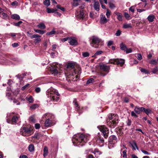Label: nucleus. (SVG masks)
Returning <instances> with one entry per match:
<instances>
[{
	"instance_id": "obj_1",
	"label": "nucleus",
	"mask_w": 158,
	"mask_h": 158,
	"mask_svg": "<svg viewBox=\"0 0 158 158\" xmlns=\"http://www.w3.org/2000/svg\"><path fill=\"white\" fill-rule=\"evenodd\" d=\"M90 138L89 134H77L74 135L72 139V142L75 146L81 147L85 145Z\"/></svg>"
},
{
	"instance_id": "obj_2",
	"label": "nucleus",
	"mask_w": 158,
	"mask_h": 158,
	"mask_svg": "<svg viewBox=\"0 0 158 158\" xmlns=\"http://www.w3.org/2000/svg\"><path fill=\"white\" fill-rule=\"evenodd\" d=\"M46 94L49 99L47 102L52 101L54 102H57L59 99V94L57 91L53 88L48 89L46 91Z\"/></svg>"
},
{
	"instance_id": "obj_3",
	"label": "nucleus",
	"mask_w": 158,
	"mask_h": 158,
	"mask_svg": "<svg viewBox=\"0 0 158 158\" xmlns=\"http://www.w3.org/2000/svg\"><path fill=\"white\" fill-rule=\"evenodd\" d=\"M90 43L92 47L98 48H99V45L101 46L103 44V42L98 37L93 36L90 39Z\"/></svg>"
},
{
	"instance_id": "obj_4",
	"label": "nucleus",
	"mask_w": 158,
	"mask_h": 158,
	"mask_svg": "<svg viewBox=\"0 0 158 158\" xmlns=\"http://www.w3.org/2000/svg\"><path fill=\"white\" fill-rule=\"evenodd\" d=\"M108 118L110 121L107 123L110 125L111 127L114 128L118 122V117L117 114H110L108 116Z\"/></svg>"
},
{
	"instance_id": "obj_5",
	"label": "nucleus",
	"mask_w": 158,
	"mask_h": 158,
	"mask_svg": "<svg viewBox=\"0 0 158 158\" xmlns=\"http://www.w3.org/2000/svg\"><path fill=\"white\" fill-rule=\"evenodd\" d=\"M75 64L73 63H69L67 65V71L68 73L67 74L73 76L74 74H76L75 69L74 68Z\"/></svg>"
},
{
	"instance_id": "obj_6",
	"label": "nucleus",
	"mask_w": 158,
	"mask_h": 158,
	"mask_svg": "<svg viewBox=\"0 0 158 158\" xmlns=\"http://www.w3.org/2000/svg\"><path fill=\"white\" fill-rule=\"evenodd\" d=\"M117 138L115 135H111L109 137L108 146L109 149H111L114 147V145L117 142Z\"/></svg>"
},
{
	"instance_id": "obj_7",
	"label": "nucleus",
	"mask_w": 158,
	"mask_h": 158,
	"mask_svg": "<svg viewBox=\"0 0 158 158\" xmlns=\"http://www.w3.org/2000/svg\"><path fill=\"white\" fill-rule=\"evenodd\" d=\"M12 115L11 113H9L7 114L6 118L7 123L11 124H12L13 123H16L18 120V118L16 116H14L11 120Z\"/></svg>"
},
{
	"instance_id": "obj_8",
	"label": "nucleus",
	"mask_w": 158,
	"mask_h": 158,
	"mask_svg": "<svg viewBox=\"0 0 158 158\" xmlns=\"http://www.w3.org/2000/svg\"><path fill=\"white\" fill-rule=\"evenodd\" d=\"M99 66L100 69L101 71L106 73H102V75L103 76H105L109 71L110 66L103 64H100Z\"/></svg>"
},
{
	"instance_id": "obj_9",
	"label": "nucleus",
	"mask_w": 158,
	"mask_h": 158,
	"mask_svg": "<svg viewBox=\"0 0 158 158\" xmlns=\"http://www.w3.org/2000/svg\"><path fill=\"white\" fill-rule=\"evenodd\" d=\"M27 73H23L22 74H19L15 76L17 79L19 80V82L20 85H24V81L23 79L24 77L27 75Z\"/></svg>"
},
{
	"instance_id": "obj_10",
	"label": "nucleus",
	"mask_w": 158,
	"mask_h": 158,
	"mask_svg": "<svg viewBox=\"0 0 158 158\" xmlns=\"http://www.w3.org/2000/svg\"><path fill=\"white\" fill-rule=\"evenodd\" d=\"M21 131H23L28 135H31L34 132L33 131V129L31 128L27 127H24L21 128Z\"/></svg>"
},
{
	"instance_id": "obj_11",
	"label": "nucleus",
	"mask_w": 158,
	"mask_h": 158,
	"mask_svg": "<svg viewBox=\"0 0 158 158\" xmlns=\"http://www.w3.org/2000/svg\"><path fill=\"white\" fill-rule=\"evenodd\" d=\"M97 142L98 144V145L100 147H102L104 145V140L100 133H98L97 137Z\"/></svg>"
},
{
	"instance_id": "obj_12",
	"label": "nucleus",
	"mask_w": 158,
	"mask_h": 158,
	"mask_svg": "<svg viewBox=\"0 0 158 158\" xmlns=\"http://www.w3.org/2000/svg\"><path fill=\"white\" fill-rule=\"evenodd\" d=\"M102 133L101 135L102 136H103L105 138H106L108 136L109 133V130L107 128L102 127L100 130Z\"/></svg>"
},
{
	"instance_id": "obj_13",
	"label": "nucleus",
	"mask_w": 158,
	"mask_h": 158,
	"mask_svg": "<svg viewBox=\"0 0 158 158\" xmlns=\"http://www.w3.org/2000/svg\"><path fill=\"white\" fill-rule=\"evenodd\" d=\"M40 36L38 34H35L32 35L31 37V39L35 38L34 40V42L35 44L39 43L41 41V39L40 38Z\"/></svg>"
},
{
	"instance_id": "obj_14",
	"label": "nucleus",
	"mask_w": 158,
	"mask_h": 158,
	"mask_svg": "<svg viewBox=\"0 0 158 158\" xmlns=\"http://www.w3.org/2000/svg\"><path fill=\"white\" fill-rule=\"evenodd\" d=\"M73 103L75 105V106L77 111L80 114L82 113V110L80 106L78 105L77 102V99L76 98L74 99L73 101Z\"/></svg>"
},
{
	"instance_id": "obj_15",
	"label": "nucleus",
	"mask_w": 158,
	"mask_h": 158,
	"mask_svg": "<svg viewBox=\"0 0 158 158\" xmlns=\"http://www.w3.org/2000/svg\"><path fill=\"white\" fill-rule=\"evenodd\" d=\"M125 63V60L123 59H114L113 60L114 64H116L117 65L120 64L121 66H122Z\"/></svg>"
},
{
	"instance_id": "obj_16",
	"label": "nucleus",
	"mask_w": 158,
	"mask_h": 158,
	"mask_svg": "<svg viewBox=\"0 0 158 158\" xmlns=\"http://www.w3.org/2000/svg\"><path fill=\"white\" fill-rule=\"evenodd\" d=\"M69 43L71 45H76L78 44L77 40L75 38L73 37H70Z\"/></svg>"
},
{
	"instance_id": "obj_17",
	"label": "nucleus",
	"mask_w": 158,
	"mask_h": 158,
	"mask_svg": "<svg viewBox=\"0 0 158 158\" xmlns=\"http://www.w3.org/2000/svg\"><path fill=\"white\" fill-rule=\"evenodd\" d=\"M55 122L54 120H48L46 119L44 123V125L46 127H49L55 124Z\"/></svg>"
},
{
	"instance_id": "obj_18",
	"label": "nucleus",
	"mask_w": 158,
	"mask_h": 158,
	"mask_svg": "<svg viewBox=\"0 0 158 158\" xmlns=\"http://www.w3.org/2000/svg\"><path fill=\"white\" fill-rule=\"evenodd\" d=\"M94 7L95 10L97 11H99L100 5L99 2L98 1H96L95 0H94Z\"/></svg>"
},
{
	"instance_id": "obj_19",
	"label": "nucleus",
	"mask_w": 158,
	"mask_h": 158,
	"mask_svg": "<svg viewBox=\"0 0 158 158\" xmlns=\"http://www.w3.org/2000/svg\"><path fill=\"white\" fill-rule=\"evenodd\" d=\"M44 116H45V117L46 118V119H48V120H54V116L51 114H46Z\"/></svg>"
},
{
	"instance_id": "obj_20",
	"label": "nucleus",
	"mask_w": 158,
	"mask_h": 158,
	"mask_svg": "<svg viewBox=\"0 0 158 158\" xmlns=\"http://www.w3.org/2000/svg\"><path fill=\"white\" fill-rule=\"evenodd\" d=\"M50 70L52 72V74L55 76L57 75L59 73L57 69L55 66H52L51 67Z\"/></svg>"
},
{
	"instance_id": "obj_21",
	"label": "nucleus",
	"mask_w": 158,
	"mask_h": 158,
	"mask_svg": "<svg viewBox=\"0 0 158 158\" xmlns=\"http://www.w3.org/2000/svg\"><path fill=\"white\" fill-rule=\"evenodd\" d=\"M143 107H139L138 106H136L134 109V111L136 114H139L141 112H142Z\"/></svg>"
},
{
	"instance_id": "obj_22",
	"label": "nucleus",
	"mask_w": 158,
	"mask_h": 158,
	"mask_svg": "<svg viewBox=\"0 0 158 158\" xmlns=\"http://www.w3.org/2000/svg\"><path fill=\"white\" fill-rule=\"evenodd\" d=\"M85 16L83 10H81L78 15L77 18L80 19H82L85 18Z\"/></svg>"
},
{
	"instance_id": "obj_23",
	"label": "nucleus",
	"mask_w": 158,
	"mask_h": 158,
	"mask_svg": "<svg viewBox=\"0 0 158 158\" xmlns=\"http://www.w3.org/2000/svg\"><path fill=\"white\" fill-rule=\"evenodd\" d=\"M131 144L133 150H136V149L138 150H139V148L137 146V143L135 141H133Z\"/></svg>"
},
{
	"instance_id": "obj_24",
	"label": "nucleus",
	"mask_w": 158,
	"mask_h": 158,
	"mask_svg": "<svg viewBox=\"0 0 158 158\" xmlns=\"http://www.w3.org/2000/svg\"><path fill=\"white\" fill-rule=\"evenodd\" d=\"M115 14L117 16V19L119 21H122L123 19L122 15L120 13L115 12H114Z\"/></svg>"
},
{
	"instance_id": "obj_25",
	"label": "nucleus",
	"mask_w": 158,
	"mask_h": 158,
	"mask_svg": "<svg viewBox=\"0 0 158 158\" xmlns=\"http://www.w3.org/2000/svg\"><path fill=\"white\" fill-rule=\"evenodd\" d=\"M108 21V20L106 19L105 16H103L101 17L100 23L102 24H104L106 23Z\"/></svg>"
},
{
	"instance_id": "obj_26",
	"label": "nucleus",
	"mask_w": 158,
	"mask_h": 158,
	"mask_svg": "<svg viewBox=\"0 0 158 158\" xmlns=\"http://www.w3.org/2000/svg\"><path fill=\"white\" fill-rule=\"evenodd\" d=\"M37 26L39 28L41 29H44L46 28V26L44 23L43 22L40 23Z\"/></svg>"
},
{
	"instance_id": "obj_27",
	"label": "nucleus",
	"mask_w": 158,
	"mask_h": 158,
	"mask_svg": "<svg viewBox=\"0 0 158 158\" xmlns=\"http://www.w3.org/2000/svg\"><path fill=\"white\" fill-rule=\"evenodd\" d=\"M11 18L15 20H19L20 19V17L19 16L16 14H13L11 15Z\"/></svg>"
},
{
	"instance_id": "obj_28",
	"label": "nucleus",
	"mask_w": 158,
	"mask_h": 158,
	"mask_svg": "<svg viewBox=\"0 0 158 158\" xmlns=\"http://www.w3.org/2000/svg\"><path fill=\"white\" fill-rule=\"evenodd\" d=\"M155 18V16L153 15H149L147 19L149 22H152L154 21Z\"/></svg>"
},
{
	"instance_id": "obj_29",
	"label": "nucleus",
	"mask_w": 158,
	"mask_h": 158,
	"mask_svg": "<svg viewBox=\"0 0 158 158\" xmlns=\"http://www.w3.org/2000/svg\"><path fill=\"white\" fill-rule=\"evenodd\" d=\"M28 149L30 152H32L34 151L35 148L34 145L32 144H30L28 147Z\"/></svg>"
},
{
	"instance_id": "obj_30",
	"label": "nucleus",
	"mask_w": 158,
	"mask_h": 158,
	"mask_svg": "<svg viewBox=\"0 0 158 158\" xmlns=\"http://www.w3.org/2000/svg\"><path fill=\"white\" fill-rule=\"evenodd\" d=\"M82 55L83 58L88 57L90 55V53L87 52H83L82 53Z\"/></svg>"
},
{
	"instance_id": "obj_31",
	"label": "nucleus",
	"mask_w": 158,
	"mask_h": 158,
	"mask_svg": "<svg viewBox=\"0 0 158 158\" xmlns=\"http://www.w3.org/2000/svg\"><path fill=\"white\" fill-rule=\"evenodd\" d=\"M42 136V135L40 133H35L34 136H32V137L39 139Z\"/></svg>"
},
{
	"instance_id": "obj_32",
	"label": "nucleus",
	"mask_w": 158,
	"mask_h": 158,
	"mask_svg": "<svg viewBox=\"0 0 158 158\" xmlns=\"http://www.w3.org/2000/svg\"><path fill=\"white\" fill-rule=\"evenodd\" d=\"M120 48L121 50H122L126 51L127 50V47L126 45L124 44L123 43H122L120 44Z\"/></svg>"
},
{
	"instance_id": "obj_33",
	"label": "nucleus",
	"mask_w": 158,
	"mask_h": 158,
	"mask_svg": "<svg viewBox=\"0 0 158 158\" xmlns=\"http://www.w3.org/2000/svg\"><path fill=\"white\" fill-rule=\"evenodd\" d=\"M34 31L35 32L40 34L41 35H43L45 32L44 31L41 30L39 29H34Z\"/></svg>"
},
{
	"instance_id": "obj_34",
	"label": "nucleus",
	"mask_w": 158,
	"mask_h": 158,
	"mask_svg": "<svg viewBox=\"0 0 158 158\" xmlns=\"http://www.w3.org/2000/svg\"><path fill=\"white\" fill-rule=\"evenodd\" d=\"M23 23V22L21 21H20L17 22H14L13 23V25L15 26L19 27L20 25Z\"/></svg>"
},
{
	"instance_id": "obj_35",
	"label": "nucleus",
	"mask_w": 158,
	"mask_h": 158,
	"mask_svg": "<svg viewBox=\"0 0 158 158\" xmlns=\"http://www.w3.org/2000/svg\"><path fill=\"white\" fill-rule=\"evenodd\" d=\"M26 98V100L30 103H32L34 101L33 98L31 96H30L29 97H27Z\"/></svg>"
},
{
	"instance_id": "obj_36",
	"label": "nucleus",
	"mask_w": 158,
	"mask_h": 158,
	"mask_svg": "<svg viewBox=\"0 0 158 158\" xmlns=\"http://www.w3.org/2000/svg\"><path fill=\"white\" fill-rule=\"evenodd\" d=\"M123 27L124 29H127L128 28H131L132 27L130 23L124 24L123 25Z\"/></svg>"
},
{
	"instance_id": "obj_37",
	"label": "nucleus",
	"mask_w": 158,
	"mask_h": 158,
	"mask_svg": "<svg viewBox=\"0 0 158 158\" xmlns=\"http://www.w3.org/2000/svg\"><path fill=\"white\" fill-rule=\"evenodd\" d=\"M143 109H142V111L144 112L147 114L148 115L151 110L150 109H147L143 107Z\"/></svg>"
},
{
	"instance_id": "obj_38",
	"label": "nucleus",
	"mask_w": 158,
	"mask_h": 158,
	"mask_svg": "<svg viewBox=\"0 0 158 158\" xmlns=\"http://www.w3.org/2000/svg\"><path fill=\"white\" fill-rule=\"evenodd\" d=\"M55 34V28H53L52 31L46 33L47 35H51Z\"/></svg>"
},
{
	"instance_id": "obj_39",
	"label": "nucleus",
	"mask_w": 158,
	"mask_h": 158,
	"mask_svg": "<svg viewBox=\"0 0 158 158\" xmlns=\"http://www.w3.org/2000/svg\"><path fill=\"white\" fill-rule=\"evenodd\" d=\"M150 63L152 64L156 65L157 64V62L156 60L152 59L150 61Z\"/></svg>"
},
{
	"instance_id": "obj_40",
	"label": "nucleus",
	"mask_w": 158,
	"mask_h": 158,
	"mask_svg": "<svg viewBox=\"0 0 158 158\" xmlns=\"http://www.w3.org/2000/svg\"><path fill=\"white\" fill-rule=\"evenodd\" d=\"M2 18L3 19H6L9 17V16L8 15L5 13H2Z\"/></svg>"
},
{
	"instance_id": "obj_41",
	"label": "nucleus",
	"mask_w": 158,
	"mask_h": 158,
	"mask_svg": "<svg viewBox=\"0 0 158 158\" xmlns=\"http://www.w3.org/2000/svg\"><path fill=\"white\" fill-rule=\"evenodd\" d=\"M29 85L30 84L28 83L27 84L23 86L21 88V89L23 91L24 90L28 88V87L29 86Z\"/></svg>"
},
{
	"instance_id": "obj_42",
	"label": "nucleus",
	"mask_w": 158,
	"mask_h": 158,
	"mask_svg": "<svg viewBox=\"0 0 158 158\" xmlns=\"http://www.w3.org/2000/svg\"><path fill=\"white\" fill-rule=\"evenodd\" d=\"M44 156H47L48 153V150L46 147H44Z\"/></svg>"
},
{
	"instance_id": "obj_43",
	"label": "nucleus",
	"mask_w": 158,
	"mask_h": 158,
	"mask_svg": "<svg viewBox=\"0 0 158 158\" xmlns=\"http://www.w3.org/2000/svg\"><path fill=\"white\" fill-rule=\"evenodd\" d=\"M139 69L142 72L146 74H148L149 73L148 71L142 68H141V67H140Z\"/></svg>"
},
{
	"instance_id": "obj_44",
	"label": "nucleus",
	"mask_w": 158,
	"mask_h": 158,
	"mask_svg": "<svg viewBox=\"0 0 158 158\" xmlns=\"http://www.w3.org/2000/svg\"><path fill=\"white\" fill-rule=\"evenodd\" d=\"M44 4L47 6H49L50 5V2L49 0H45L44 2Z\"/></svg>"
},
{
	"instance_id": "obj_45",
	"label": "nucleus",
	"mask_w": 158,
	"mask_h": 158,
	"mask_svg": "<svg viewBox=\"0 0 158 158\" xmlns=\"http://www.w3.org/2000/svg\"><path fill=\"white\" fill-rule=\"evenodd\" d=\"M38 107V105L36 104H34L31 105L30 107V109H35Z\"/></svg>"
},
{
	"instance_id": "obj_46",
	"label": "nucleus",
	"mask_w": 158,
	"mask_h": 158,
	"mask_svg": "<svg viewBox=\"0 0 158 158\" xmlns=\"http://www.w3.org/2000/svg\"><path fill=\"white\" fill-rule=\"evenodd\" d=\"M56 7L57 8L60 10L63 11H65V9H64V8L63 7L61 6L60 5H57L56 6Z\"/></svg>"
},
{
	"instance_id": "obj_47",
	"label": "nucleus",
	"mask_w": 158,
	"mask_h": 158,
	"mask_svg": "<svg viewBox=\"0 0 158 158\" xmlns=\"http://www.w3.org/2000/svg\"><path fill=\"white\" fill-rule=\"evenodd\" d=\"M132 122L131 119L128 118L126 122V123L127 124V126H129L131 125Z\"/></svg>"
},
{
	"instance_id": "obj_48",
	"label": "nucleus",
	"mask_w": 158,
	"mask_h": 158,
	"mask_svg": "<svg viewBox=\"0 0 158 158\" xmlns=\"http://www.w3.org/2000/svg\"><path fill=\"white\" fill-rule=\"evenodd\" d=\"M158 71V66L155 67L152 70V72L153 73H156Z\"/></svg>"
},
{
	"instance_id": "obj_49",
	"label": "nucleus",
	"mask_w": 158,
	"mask_h": 158,
	"mask_svg": "<svg viewBox=\"0 0 158 158\" xmlns=\"http://www.w3.org/2000/svg\"><path fill=\"white\" fill-rule=\"evenodd\" d=\"M108 4L110 7L111 9H114L115 7V5L114 4L112 3L111 2H109L108 3Z\"/></svg>"
},
{
	"instance_id": "obj_50",
	"label": "nucleus",
	"mask_w": 158,
	"mask_h": 158,
	"mask_svg": "<svg viewBox=\"0 0 158 158\" xmlns=\"http://www.w3.org/2000/svg\"><path fill=\"white\" fill-rule=\"evenodd\" d=\"M94 81V79L91 78L88 80L86 82L87 84H89L93 83Z\"/></svg>"
},
{
	"instance_id": "obj_51",
	"label": "nucleus",
	"mask_w": 158,
	"mask_h": 158,
	"mask_svg": "<svg viewBox=\"0 0 158 158\" xmlns=\"http://www.w3.org/2000/svg\"><path fill=\"white\" fill-rule=\"evenodd\" d=\"M55 10L53 9H50L48 8L47 9V12L48 13H54Z\"/></svg>"
},
{
	"instance_id": "obj_52",
	"label": "nucleus",
	"mask_w": 158,
	"mask_h": 158,
	"mask_svg": "<svg viewBox=\"0 0 158 158\" xmlns=\"http://www.w3.org/2000/svg\"><path fill=\"white\" fill-rule=\"evenodd\" d=\"M110 15V12L109 10L107 9L106 10V15L107 18H109Z\"/></svg>"
},
{
	"instance_id": "obj_53",
	"label": "nucleus",
	"mask_w": 158,
	"mask_h": 158,
	"mask_svg": "<svg viewBox=\"0 0 158 158\" xmlns=\"http://www.w3.org/2000/svg\"><path fill=\"white\" fill-rule=\"evenodd\" d=\"M35 91L36 93H39L41 91V89L39 87H36L35 88Z\"/></svg>"
},
{
	"instance_id": "obj_54",
	"label": "nucleus",
	"mask_w": 158,
	"mask_h": 158,
	"mask_svg": "<svg viewBox=\"0 0 158 158\" xmlns=\"http://www.w3.org/2000/svg\"><path fill=\"white\" fill-rule=\"evenodd\" d=\"M137 58L139 60H141L142 58V57L141 54L140 53H138L137 54Z\"/></svg>"
},
{
	"instance_id": "obj_55",
	"label": "nucleus",
	"mask_w": 158,
	"mask_h": 158,
	"mask_svg": "<svg viewBox=\"0 0 158 158\" xmlns=\"http://www.w3.org/2000/svg\"><path fill=\"white\" fill-rule=\"evenodd\" d=\"M89 152H90L91 153H94V154H95L99 152V151L97 149H95L94 151H93L92 150L91 151L90 150Z\"/></svg>"
},
{
	"instance_id": "obj_56",
	"label": "nucleus",
	"mask_w": 158,
	"mask_h": 158,
	"mask_svg": "<svg viewBox=\"0 0 158 158\" xmlns=\"http://www.w3.org/2000/svg\"><path fill=\"white\" fill-rule=\"evenodd\" d=\"M131 115L132 116H134L135 117L137 118L138 117V116L136 115V113L135 111H132L131 112Z\"/></svg>"
},
{
	"instance_id": "obj_57",
	"label": "nucleus",
	"mask_w": 158,
	"mask_h": 158,
	"mask_svg": "<svg viewBox=\"0 0 158 158\" xmlns=\"http://www.w3.org/2000/svg\"><path fill=\"white\" fill-rule=\"evenodd\" d=\"M11 94L10 93H8L6 94V96L7 97L8 99L10 100H12V98L11 96Z\"/></svg>"
},
{
	"instance_id": "obj_58",
	"label": "nucleus",
	"mask_w": 158,
	"mask_h": 158,
	"mask_svg": "<svg viewBox=\"0 0 158 158\" xmlns=\"http://www.w3.org/2000/svg\"><path fill=\"white\" fill-rule=\"evenodd\" d=\"M85 6V3H82L81 6H79V8L81 9H83Z\"/></svg>"
},
{
	"instance_id": "obj_59",
	"label": "nucleus",
	"mask_w": 158,
	"mask_h": 158,
	"mask_svg": "<svg viewBox=\"0 0 158 158\" xmlns=\"http://www.w3.org/2000/svg\"><path fill=\"white\" fill-rule=\"evenodd\" d=\"M141 152L145 155H150V153L144 150H141Z\"/></svg>"
},
{
	"instance_id": "obj_60",
	"label": "nucleus",
	"mask_w": 158,
	"mask_h": 158,
	"mask_svg": "<svg viewBox=\"0 0 158 158\" xmlns=\"http://www.w3.org/2000/svg\"><path fill=\"white\" fill-rule=\"evenodd\" d=\"M61 31H59L58 30H56V29L55 28V34L58 35V34H61Z\"/></svg>"
},
{
	"instance_id": "obj_61",
	"label": "nucleus",
	"mask_w": 158,
	"mask_h": 158,
	"mask_svg": "<svg viewBox=\"0 0 158 158\" xmlns=\"http://www.w3.org/2000/svg\"><path fill=\"white\" fill-rule=\"evenodd\" d=\"M125 51L127 53H129L132 52V50L131 48H127Z\"/></svg>"
},
{
	"instance_id": "obj_62",
	"label": "nucleus",
	"mask_w": 158,
	"mask_h": 158,
	"mask_svg": "<svg viewBox=\"0 0 158 158\" xmlns=\"http://www.w3.org/2000/svg\"><path fill=\"white\" fill-rule=\"evenodd\" d=\"M129 10L131 11L132 13H134L135 11L134 6H131L129 8Z\"/></svg>"
},
{
	"instance_id": "obj_63",
	"label": "nucleus",
	"mask_w": 158,
	"mask_h": 158,
	"mask_svg": "<svg viewBox=\"0 0 158 158\" xmlns=\"http://www.w3.org/2000/svg\"><path fill=\"white\" fill-rule=\"evenodd\" d=\"M29 120L33 123L35 122V120L33 116H31L29 118Z\"/></svg>"
},
{
	"instance_id": "obj_64",
	"label": "nucleus",
	"mask_w": 158,
	"mask_h": 158,
	"mask_svg": "<svg viewBox=\"0 0 158 158\" xmlns=\"http://www.w3.org/2000/svg\"><path fill=\"white\" fill-rule=\"evenodd\" d=\"M35 127L36 129H38L40 128V125L39 123H36L35 124Z\"/></svg>"
}]
</instances>
